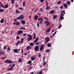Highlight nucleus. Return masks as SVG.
Instances as JSON below:
<instances>
[{
	"mask_svg": "<svg viewBox=\"0 0 74 74\" xmlns=\"http://www.w3.org/2000/svg\"><path fill=\"white\" fill-rule=\"evenodd\" d=\"M6 61H4L5 63H8L9 64H11V63L14 64V63H15V62L14 61L13 62H12V61H11V60L9 61V59H6Z\"/></svg>",
	"mask_w": 74,
	"mask_h": 74,
	"instance_id": "1",
	"label": "nucleus"
},
{
	"mask_svg": "<svg viewBox=\"0 0 74 74\" xmlns=\"http://www.w3.org/2000/svg\"><path fill=\"white\" fill-rule=\"evenodd\" d=\"M25 18V16L23 15H21L19 16V17H17V19H18L19 20H22Z\"/></svg>",
	"mask_w": 74,
	"mask_h": 74,
	"instance_id": "2",
	"label": "nucleus"
},
{
	"mask_svg": "<svg viewBox=\"0 0 74 74\" xmlns=\"http://www.w3.org/2000/svg\"><path fill=\"white\" fill-rule=\"evenodd\" d=\"M28 38H27V41H32L33 38L32 37V35L31 34H29L28 35Z\"/></svg>",
	"mask_w": 74,
	"mask_h": 74,
	"instance_id": "3",
	"label": "nucleus"
},
{
	"mask_svg": "<svg viewBox=\"0 0 74 74\" xmlns=\"http://www.w3.org/2000/svg\"><path fill=\"white\" fill-rule=\"evenodd\" d=\"M0 4L1 5V6L2 7V8H7L8 7V4L5 5L4 6H3V4L1 2Z\"/></svg>",
	"mask_w": 74,
	"mask_h": 74,
	"instance_id": "4",
	"label": "nucleus"
},
{
	"mask_svg": "<svg viewBox=\"0 0 74 74\" xmlns=\"http://www.w3.org/2000/svg\"><path fill=\"white\" fill-rule=\"evenodd\" d=\"M45 24H46V26L47 27V26H49L50 25H51V23L49 22L48 21H45Z\"/></svg>",
	"mask_w": 74,
	"mask_h": 74,
	"instance_id": "5",
	"label": "nucleus"
},
{
	"mask_svg": "<svg viewBox=\"0 0 74 74\" xmlns=\"http://www.w3.org/2000/svg\"><path fill=\"white\" fill-rule=\"evenodd\" d=\"M38 21H40L39 22V23L40 24H41V23H42V22L43 21H44V19H43L41 18H38Z\"/></svg>",
	"mask_w": 74,
	"mask_h": 74,
	"instance_id": "6",
	"label": "nucleus"
},
{
	"mask_svg": "<svg viewBox=\"0 0 74 74\" xmlns=\"http://www.w3.org/2000/svg\"><path fill=\"white\" fill-rule=\"evenodd\" d=\"M45 43H46V44H47V42H48L49 41L50 39L49 38H45Z\"/></svg>",
	"mask_w": 74,
	"mask_h": 74,
	"instance_id": "7",
	"label": "nucleus"
},
{
	"mask_svg": "<svg viewBox=\"0 0 74 74\" xmlns=\"http://www.w3.org/2000/svg\"><path fill=\"white\" fill-rule=\"evenodd\" d=\"M38 49H39V46H36L34 48V50L37 51L38 50Z\"/></svg>",
	"mask_w": 74,
	"mask_h": 74,
	"instance_id": "8",
	"label": "nucleus"
},
{
	"mask_svg": "<svg viewBox=\"0 0 74 74\" xmlns=\"http://www.w3.org/2000/svg\"><path fill=\"white\" fill-rule=\"evenodd\" d=\"M44 45H42L41 46L40 48V51H42L43 50V49H44Z\"/></svg>",
	"mask_w": 74,
	"mask_h": 74,
	"instance_id": "9",
	"label": "nucleus"
},
{
	"mask_svg": "<svg viewBox=\"0 0 74 74\" xmlns=\"http://www.w3.org/2000/svg\"><path fill=\"white\" fill-rule=\"evenodd\" d=\"M13 50L14 53H19V52L18 51V50H17V49H14Z\"/></svg>",
	"mask_w": 74,
	"mask_h": 74,
	"instance_id": "10",
	"label": "nucleus"
},
{
	"mask_svg": "<svg viewBox=\"0 0 74 74\" xmlns=\"http://www.w3.org/2000/svg\"><path fill=\"white\" fill-rule=\"evenodd\" d=\"M32 48V47H31L30 46H28L26 48V50H29V49H31Z\"/></svg>",
	"mask_w": 74,
	"mask_h": 74,
	"instance_id": "11",
	"label": "nucleus"
},
{
	"mask_svg": "<svg viewBox=\"0 0 74 74\" xmlns=\"http://www.w3.org/2000/svg\"><path fill=\"white\" fill-rule=\"evenodd\" d=\"M21 23L22 24V25H25V24H26V21H25V20H21Z\"/></svg>",
	"mask_w": 74,
	"mask_h": 74,
	"instance_id": "12",
	"label": "nucleus"
},
{
	"mask_svg": "<svg viewBox=\"0 0 74 74\" xmlns=\"http://www.w3.org/2000/svg\"><path fill=\"white\" fill-rule=\"evenodd\" d=\"M31 60L32 61H33V60H36V58L34 56H32L31 57Z\"/></svg>",
	"mask_w": 74,
	"mask_h": 74,
	"instance_id": "13",
	"label": "nucleus"
},
{
	"mask_svg": "<svg viewBox=\"0 0 74 74\" xmlns=\"http://www.w3.org/2000/svg\"><path fill=\"white\" fill-rule=\"evenodd\" d=\"M23 33L22 31L21 30H20L18 31L17 34H22Z\"/></svg>",
	"mask_w": 74,
	"mask_h": 74,
	"instance_id": "14",
	"label": "nucleus"
},
{
	"mask_svg": "<svg viewBox=\"0 0 74 74\" xmlns=\"http://www.w3.org/2000/svg\"><path fill=\"white\" fill-rule=\"evenodd\" d=\"M38 40V37H37L35 40L34 41V43H36V42H37Z\"/></svg>",
	"mask_w": 74,
	"mask_h": 74,
	"instance_id": "15",
	"label": "nucleus"
},
{
	"mask_svg": "<svg viewBox=\"0 0 74 74\" xmlns=\"http://www.w3.org/2000/svg\"><path fill=\"white\" fill-rule=\"evenodd\" d=\"M38 16H36V15H35V16H34V19L35 20H37L38 19Z\"/></svg>",
	"mask_w": 74,
	"mask_h": 74,
	"instance_id": "16",
	"label": "nucleus"
},
{
	"mask_svg": "<svg viewBox=\"0 0 74 74\" xmlns=\"http://www.w3.org/2000/svg\"><path fill=\"white\" fill-rule=\"evenodd\" d=\"M57 16H58L57 15H54L53 17V20H55L57 18Z\"/></svg>",
	"mask_w": 74,
	"mask_h": 74,
	"instance_id": "17",
	"label": "nucleus"
},
{
	"mask_svg": "<svg viewBox=\"0 0 74 74\" xmlns=\"http://www.w3.org/2000/svg\"><path fill=\"white\" fill-rule=\"evenodd\" d=\"M64 6L66 8H67L68 7V5H67V4L66 3H64Z\"/></svg>",
	"mask_w": 74,
	"mask_h": 74,
	"instance_id": "18",
	"label": "nucleus"
},
{
	"mask_svg": "<svg viewBox=\"0 0 74 74\" xmlns=\"http://www.w3.org/2000/svg\"><path fill=\"white\" fill-rule=\"evenodd\" d=\"M21 42V41L18 40L17 42L16 43V46H18V44H20Z\"/></svg>",
	"mask_w": 74,
	"mask_h": 74,
	"instance_id": "19",
	"label": "nucleus"
},
{
	"mask_svg": "<svg viewBox=\"0 0 74 74\" xmlns=\"http://www.w3.org/2000/svg\"><path fill=\"white\" fill-rule=\"evenodd\" d=\"M22 61H23V60L21 58H20L18 60V62L19 63H21V62H22Z\"/></svg>",
	"mask_w": 74,
	"mask_h": 74,
	"instance_id": "20",
	"label": "nucleus"
},
{
	"mask_svg": "<svg viewBox=\"0 0 74 74\" xmlns=\"http://www.w3.org/2000/svg\"><path fill=\"white\" fill-rule=\"evenodd\" d=\"M4 18H2L0 21V22L1 23H4Z\"/></svg>",
	"mask_w": 74,
	"mask_h": 74,
	"instance_id": "21",
	"label": "nucleus"
},
{
	"mask_svg": "<svg viewBox=\"0 0 74 74\" xmlns=\"http://www.w3.org/2000/svg\"><path fill=\"white\" fill-rule=\"evenodd\" d=\"M8 69L7 70L8 71H11V70H12V68L11 67H10V68H8Z\"/></svg>",
	"mask_w": 74,
	"mask_h": 74,
	"instance_id": "22",
	"label": "nucleus"
},
{
	"mask_svg": "<svg viewBox=\"0 0 74 74\" xmlns=\"http://www.w3.org/2000/svg\"><path fill=\"white\" fill-rule=\"evenodd\" d=\"M54 11H54V10H52L51 11H50L49 12V14H53V13H54Z\"/></svg>",
	"mask_w": 74,
	"mask_h": 74,
	"instance_id": "23",
	"label": "nucleus"
},
{
	"mask_svg": "<svg viewBox=\"0 0 74 74\" xmlns=\"http://www.w3.org/2000/svg\"><path fill=\"white\" fill-rule=\"evenodd\" d=\"M61 13H62L63 14H66V13L65 12V10H63V11H61Z\"/></svg>",
	"mask_w": 74,
	"mask_h": 74,
	"instance_id": "24",
	"label": "nucleus"
},
{
	"mask_svg": "<svg viewBox=\"0 0 74 74\" xmlns=\"http://www.w3.org/2000/svg\"><path fill=\"white\" fill-rule=\"evenodd\" d=\"M16 26L19 25H20V23L19 22H16Z\"/></svg>",
	"mask_w": 74,
	"mask_h": 74,
	"instance_id": "25",
	"label": "nucleus"
},
{
	"mask_svg": "<svg viewBox=\"0 0 74 74\" xmlns=\"http://www.w3.org/2000/svg\"><path fill=\"white\" fill-rule=\"evenodd\" d=\"M36 33H34V37L33 38V39L34 40L36 38Z\"/></svg>",
	"mask_w": 74,
	"mask_h": 74,
	"instance_id": "26",
	"label": "nucleus"
},
{
	"mask_svg": "<svg viewBox=\"0 0 74 74\" xmlns=\"http://www.w3.org/2000/svg\"><path fill=\"white\" fill-rule=\"evenodd\" d=\"M47 46L48 47H50L51 46V45L50 43H49L48 44Z\"/></svg>",
	"mask_w": 74,
	"mask_h": 74,
	"instance_id": "27",
	"label": "nucleus"
},
{
	"mask_svg": "<svg viewBox=\"0 0 74 74\" xmlns=\"http://www.w3.org/2000/svg\"><path fill=\"white\" fill-rule=\"evenodd\" d=\"M4 12V9H0V12Z\"/></svg>",
	"mask_w": 74,
	"mask_h": 74,
	"instance_id": "28",
	"label": "nucleus"
},
{
	"mask_svg": "<svg viewBox=\"0 0 74 74\" xmlns=\"http://www.w3.org/2000/svg\"><path fill=\"white\" fill-rule=\"evenodd\" d=\"M16 14H19V12L18 10H16Z\"/></svg>",
	"mask_w": 74,
	"mask_h": 74,
	"instance_id": "29",
	"label": "nucleus"
},
{
	"mask_svg": "<svg viewBox=\"0 0 74 74\" xmlns=\"http://www.w3.org/2000/svg\"><path fill=\"white\" fill-rule=\"evenodd\" d=\"M15 0H11V3L12 4H14V2H15Z\"/></svg>",
	"mask_w": 74,
	"mask_h": 74,
	"instance_id": "30",
	"label": "nucleus"
},
{
	"mask_svg": "<svg viewBox=\"0 0 74 74\" xmlns=\"http://www.w3.org/2000/svg\"><path fill=\"white\" fill-rule=\"evenodd\" d=\"M64 19V17L62 16H60V19L61 20H63Z\"/></svg>",
	"mask_w": 74,
	"mask_h": 74,
	"instance_id": "31",
	"label": "nucleus"
},
{
	"mask_svg": "<svg viewBox=\"0 0 74 74\" xmlns=\"http://www.w3.org/2000/svg\"><path fill=\"white\" fill-rule=\"evenodd\" d=\"M29 45L30 46H33V45H34V43L33 42H31L30 43Z\"/></svg>",
	"mask_w": 74,
	"mask_h": 74,
	"instance_id": "32",
	"label": "nucleus"
},
{
	"mask_svg": "<svg viewBox=\"0 0 74 74\" xmlns=\"http://www.w3.org/2000/svg\"><path fill=\"white\" fill-rule=\"evenodd\" d=\"M41 56V54L40 53H39L38 55V56L39 58H40Z\"/></svg>",
	"mask_w": 74,
	"mask_h": 74,
	"instance_id": "33",
	"label": "nucleus"
},
{
	"mask_svg": "<svg viewBox=\"0 0 74 74\" xmlns=\"http://www.w3.org/2000/svg\"><path fill=\"white\" fill-rule=\"evenodd\" d=\"M28 64H32V61L31 60H29L28 62Z\"/></svg>",
	"mask_w": 74,
	"mask_h": 74,
	"instance_id": "34",
	"label": "nucleus"
},
{
	"mask_svg": "<svg viewBox=\"0 0 74 74\" xmlns=\"http://www.w3.org/2000/svg\"><path fill=\"white\" fill-rule=\"evenodd\" d=\"M51 31V30L49 29H48L47 30H46V32H49Z\"/></svg>",
	"mask_w": 74,
	"mask_h": 74,
	"instance_id": "35",
	"label": "nucleus"
},
{
	"mask_svg": "<svg viewBox=\"0 0 74 74\" xmlns=\"http://www.w3.org/2000/svg\"><path fill=\"white\" fill-rule=\"evenodd\" d=\"M62 25L60 24V25L58 27V29H60V28L61 27H62Z\"/></svg>",
	"mask_w": 74,
	"mask_h": 74,
	"instance_id": "36",
	"label": "nucleus"
},
{
	"mask_svg": "<svg viewBox=\"0 0 74 74\" xmlns=\"http://www.w3.org/2000/svg\"><path fill=\"white\" fill-rule=\"evenodd\" d=\"M25 4H26V3H25V2L24 1L23 2V6H25Z\"/></svg>",
	"mask_w": 74,
	"mask_h": 74,
	"instance_id": "37",
	"label": "nucleus"
},
{
	"mask_svg": "<svg viewBox=\"0 0 74 74\" xmlns=\"http://www.w3.org/2000/svg\"><path fill=\"white\" fill-rule=\"evenodd\" d=\"M23 40H24V39H23V38H22L21 40V43H23Z\"/></svg>",
	"mask_w": 74,
	"mask_h": 74,
	"instance_id": "38",
	"label": "nucleus"
},
{
	"mask_svg": "<svg viewBox=\"0 0 74 74\" xmlns=\"http://www.w3.org/2000/svg\"><path fill=\"white\" fill-rule=\"evenodd\" d=\"M66 3L67 4H70V3H71V2H70V1H67Z\"/></svg>",
	"mask_w": 74,
	"mask_h": 74,
	"instance_id": "39",
	"label": "nucleus"
},
{
	"mask_svg": "<svg viewBox=\"0 0 74 74\" xmlns=\"http://www.w3.org/2000/svg\"><path fill=\"white\" fill-rule=\"evenodd\" d=\"M61 4V1H58L57 3V4Z\"/></svg>",
	"mask_w": 74,
	"mask_h": 74,
	"instance_id": "40",
	"label": "nucleus"
},
{
	"mask_svg": "<svg viewBox=\"0 0 74 74\" xmlns=\"http://www.w3.org/2000/svg\"><path fill=\"white\" fill-rule=\"evenodd\" d=\"M18 9H19V10H24L23 8L20 7L18 8Z\"/></svg>",
	"mask_w": 74,
	"mask_h": 74,
	"instance_id": "41",
	"label": "nucleus"
},
{
	"mask_svg": "<svg viewBox=\"0 0 74 74\" xmlns=\"http://www.w3.org/2000/svg\"><path fill=\"white\" fill-rule=\"evenodd\" d=\"M47 64V62H44L43 64V66H44V65H45Z\"/></svg>",
	"mask_w": 74,
	"mask_h": 74,
	"instance_id": "42",
	"label": "nucleus"
},
{
	"mask_svg": "<svg viewBox=\"0 0 74 74\" xmlns=\"http://www.w3.org/2000/svg\"><path fill=\"white\" fill-rule=\"evenodd\" d=\"M37 26L38 27H40V25H39V23H37Z\"/></svg>",
	"mask_w": 74,
	"mask_h": 74,
	"instance_id": "43",
	"label": "nucleus"
},
{
	"mask_svg": "<svg viewBox=\"0 0 74 74\" xmlns=\"http://www.w3.org/2000/svg\"><path fill=\"white\" fill-rule=\"evenodd\" d=\"M15 66V64H13V65H12V66H11V67L12 68V67H14Z\"/></svg>",
	"mask_w": 74,
	"mask_h": 74,
	"instance_id": "44",
	"label": "nucleus"
},
{
	"mask_svg": "<svg viewBox=\"0 0 74 74\" xmlns=\"http://www.w3.org/2000/svg\"><path fill=\"white\" fill-rule=\"evenodd\" d=\"M49 49H48L46 51V52H47V53L49 52Z\"/></svg>",
	"mask_w": 74,
	"mask_h": 74,
	"instance_id": "45",
	"label": "nucleus"
},
{
	"mask_svg": "<svg viewBox=\"0 0 74 74\" xmlns=\"http://www.w3.org/2000/svg\"><path fill=\"white\" fill-rule=\"evenodd\" d=\"M7 50L8 51H10V48L8 47L7 48Z\"/></svg>",
	"mask_w": 74,
	"mask_h": 74,
	"instance_id": "46",
	"label": "nucleus"
},
{
	"mask_svg": "<svg viewBox=\"0 0 74 74\" xmlns=\"http://www.w3.org/2000/svg\"><path fill=\"white\" fill-rule=\"evenodd\" d=\"M49 6H47V7L46 8V9L47 10H48L49 9Z\"/></svg>",
	"mask_w": 74,
	"mask_h": 74,
	"instance_id": "47",
	"label": "nucleus"
},
{
	"mask_svg": "<svg viewBox=\"0 0 74 74\" xmlns=\"http://www.w3.org/2000/svg\"><path fill=\"white\" fill-rule=\"evenodd\" d=\"M38 8H36V9L35 10V12H36L37 11H38Z\"/></svg>",
	"mask_w": 74,
	"mask_h": 74,
	"instance_id": "48",
	"label": "nucleus"
},
{
	"mask_svg": "<svg viewBox=\"0 0 74 74\" xmlns=\"http://www.w3.org/2000/svg\"><path fill=\"white\" fill-rule=\"evenodd\" d=\"M42 71H40L39 72V74H42Z\"/></svg>",
	"mask_w": 74,
	"mask_h": 74,
	"instance_id": "49",
	"label": "nucleus"
},
{
	"mask_svg": "<svg viewBox=\"0 0 74 74\" xmlns=\"http://www.w3.org/2000/svg\"><path fill=\"white\" fill-rule=\"evenodd\" d=\"M16 39H19V37L18 36H17L16 37Z\"/></svg>",
	"mask_w": 74,
	"mask_h": 74,
	"instance_id": "50",
	"label": "nucleus"
},
{
	"mask_svg": "<svg viewBox=\"0 0 74 74\" xmlns=\"http://www.w3.org/2000/svg\"><path fill=\"white\" fill-rule=\"evenodd\" d=\"M6 48L7 47H6L4 46V47H3V49H4V50L5 49H6Z\"/></svg>",
	"mask_w": 74,
	"mask_h": 74,
	"instance_id": "51",
	"label": "nucleus"
},
{
	"mask_svg": "<svg viewBox=\"0 0 74 74\" xmlns=\"http://www.w3.org/2000/svg\"><path fill=\"white\" fill-rule=\"evenodd\" d=\"M60 15H61L60 16H64V15L63 14H61Z\"/></svg>",
	"mask_w": 74,
	"mask_h": 74,
	"instance_id": "52",
	"label": "nucleus"
},
{
	"mask_svg": "<svg viewBox=\"0 0 74 74\" xmlns=\"http://www.w3.org/2000/svg\"><path fill=\"white\" fill-rule=\"evenodd\" d=\"M29 19H32V16H31V15H30L29 16Z\"/></svg>",
	"mask_w": 74,
	"mask_h": 74,
	"instance_id": "53",
	"label": "nucleus"
},
{
	"mask_svg": "<svg viewBox=\"0 0 74 74\" xmlns=\"http://www.w3.org/2000/svg\"><path fill=\"white\" fill-rule=\"evenodd\" d=\"M40 11L41 12H43V11H42V8H40Z\"/></svg>",
	"mask_w": 74,
	"mask_h": 74,
	"instance_id": "54",
	"label": "nucleus"
},
{
	"mask_svg": "<svg viewBox=\"0 0 74 74\" xmlns=\"http://www.w3.org/2000/svg\"><path fill=\"white\" fill-rule=\"evenodd\" d=\"M14 22H16V19H14Z\"/></svg>",
	"mask_w": 74,
	"mask_h": 74,
	"instance_id": "55",
	"label": "nucleus"
},
{
	"mask_svg": "<svg viewBox=\"0 0 74 74\" xmlns=\"http://www.w3.org/2000/svg\"><path fill=\"white\" fill-rule=\"evenodd\" d=\"M26 34H24L23 35V36H26Z\"/></svg>",
	"mask_w": 74,
	"mask_h": 74,
	"instance_id": "56",
	"label": "nucleus"
},
{
	"mask_svg": "<svg viewBox=\"0 0 74 74\" xmlns=\"http://www.w3.org/2000/svg\"><path fill=\"white\" fill-rule=\"evenodd\" d=\"M46 5L47 6H48V3L47 2V1L46 2Z\"/></svg>",
	"mask_w": 74,
	"mask_h": 74,
	"instance_id": "57",
	"label": "nucleus"
},
{
	"mask_svg": "<svg viewBox=\"0 0 74 74\" xmlns=\"http://www.w3.org/2000/svg\"><path fill=\"white\" fill-rule=\"evenodd\" d=\"M40 1L41 2H42V3H43V2H44V0H40Z\"/></svg>",
	"mask_w": 74,
	"mask_h": 74,
	"instance_id": "58",
	"label": "nucleus"
},
{
	"mask_svg": "<svg viewBox=\"0 0 74 74\" xmlns=\"http://www.w3.org/2000/svg\"><path fill=\"white\" fill-rule=\"evenodd\" d=\"M23 29V27H21L20 28V30H22V29Z\"/></svg>",
	"mask_w": 74,
	"mask_h": 74,
	"instance_id": "59",
	"label": "nucleus"
},
{
	"mask_svg": "<svg viewBox=\"0 0 74 74\" xmlns=\"http://www.w3.org/2000/svg\"><path fill=\"white\" fill-rule=\"evenodd\" d=\"M60 8H61V9H62V8H63V6H61L60 7Z\"/></svg>",
	"mask_w": 74,
	"mask_h": 74,
	"instance_id": "60",
	"label": "nucleus"
},
{
	"mask_svg": "<svg viewBox=\"0 0 74 74\" xmlns=\"http://www.w3.org/2000/svg\"><path fill=\"white\" fill-rule=\"evenodd\" d=\"M57 32H55L53 34V35L55 36V35L56 34V33H57Z\"/></svg>",
	"mask_w": 74,
	"mask_h": 74,
	"instance_id": "61",
	"label": "nucleus"
},
{
	"mask_svg": "<svg viewBox=\"0 0 74 74\" xmlns=\"http://www.w3.org/2000/svg\"><path fill=\"white\" fill-rule=\"evenodd\" d=\"M39 44V42L37 43H36V45H38Z\"/></svg>",
	"mask_w": 74,
	"mask_h": 74,
	"instance_id": "62",
	"label": "nucleus"
},
{
	"mask_svg": "<svg viewBox=\"0 0 74 74\" xmlns=\"http://www.w3.org/2000/svg\"><path fill=\"white\" fill-rule=\"evenodd\" d=\"M21 53H23V49H21Z\"/></svg>",
	"mask_w": 74,
	"mask_h": 74,
	"instance_id": "63",
	"label": "nucleus"
},
{
	"mask_svg": "<svg viewBox=\"0 0 74 74\" xmlns=\"http://www.w3.org/2000/svg\"><path fill=\"white\" fill-rule=\"evenodd\" d=\"M53 36H54L53 34L52 36H51V38H52L53 37Z\"/></svg>",
	"mask_w": 74,
	"mask_h": 74,
	"instance_id": "64",
	"label": "nucleus"
}]
</instances>
